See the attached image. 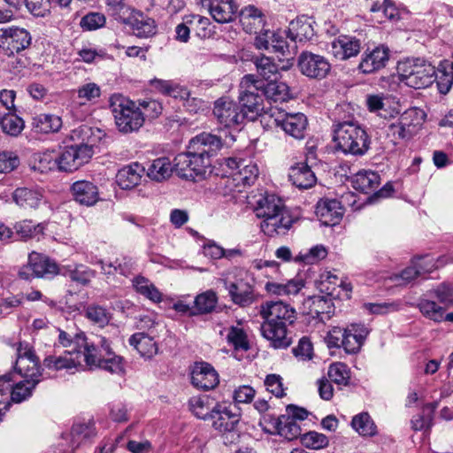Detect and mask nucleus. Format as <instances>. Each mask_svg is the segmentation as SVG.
Masks as SVG:
<instances>
[{"mask_svg":"<svg viewBox=\"0 0 453 453\" xmlns=\"http://www.w3.org/2000/svg\"><path fill=\"white\" fill-rule=\"evenodd\" d=\"M71 140L76 143L65 146L58 153V170L73 172L88 163L94 154L95 138L88 126H81L72 131Z\"/></svg>","mask_w":453,"mask_h":453,"instance_id":"4","label":"nucleus"},{"mask_svg":"<svg viewBox=\"0 0 453 453\" xmlns=\"http://www.w3.org/2000/svg\"><path fill=\"white\" fill-rule=\"evenodd\" d=\"M209 419L212 427L219 433L234 432L239 424L240 414L233 411L231 406L217 403L210 411Z\"/></svg>","mask_w":453,"mask_h":453,"instance_id":"19","label":"nucleus"},{"mask_svg":"<svg viewBox=\"0 0 453 453\" xmlns=\"http://www.w3.org/2000/svg\"><path fill=\"white\" fill-rule=\"evenodd\" d=\"M297 65L302 74L311 79L322 80L331 71V64L326 58L310 51L300 54Z\"/></svg>","mask_w":453,"mask_h":453,"instance_id":"15","label":"nucleus"},{"mask_svg":"<svg viewBox=\"0 0 453 453\" xmlns=\"http://www.w3.org/2000/svg\"><path fill=\"white\" fill-rule=\"evenodd\" d=\"M137 105H139V110L142 113V117L143 118V123L145 120L153 119L157 118L163 111L162 104L153 99H146V100H139Z\"/></svg>","mask_w":453,"mask_h":453,"instance_id":"59","label":"nucleus"},{"mask_svg":"<svg viewBox=\"0 0 453 453\" xmlns=\"http://www.w3.org/2000/svg\"><path fill=\"white\" fill-rule=\"evenodd\" d=\"M43 366L50 371L71 372L81 365L80 357L73 351H65L63 355H49L43 359Z\"/></svg>","mask_w":453,"mask_h":453,"instance_id":"26","label":"nucleus"},{"mask_svg":"<svg viewBox=\"0 0 453 453\" xmlns=\"http://www.w3.org/2000/svg\"><path fill=\"white\" fill-rule=\"evenodd\" d=\"M345 331L342 348L348 354L357 353L367 337L369 330L365 325L353 324L345 328Z\"/></svg>","mask_w":453,"mask_h":453,"instance_id":"28","label":"nucleus"},{"mask_svg":"<svg viewBox=\"0 0 453 453\" xmlns=\"http://www.w3.org/2000/svg\"><path fill=\"white\" fill-rule=\"evenodd\" d=\"M288 30H271L267 29L257 36L254 37L253 45L258 50H272L278 54L279 57L288 58L294 55L291 51L290 45L287 42Z\"/></svg>","mask_w":453,"mask_h":453,"instance_id":"11","label":"nucleus"},{"mask_svg":"<svg viewBox=\"0 0 453 453\" xmlns=\"http://www.w3.org/2000/svg\"><path fill=\"white\" fill-rule=\"evenodd\" d=\"M238 7L234 0H212L208 11L218 23H228L234 20Z\"/></svg>","mask_w":453,"mask_h":453,"instance_id":"31","label":"nucleus"},{"mask_svg":"<svg viewBox=\"0 0 453 453\" xmlns=\"http://www.w3.org/2000/svg\"><path fill=\"white\" fill-rule=\"evenodd\" d=\"M109 102L116 127L120 133L137 132L144 125L136 102L119 94L112 95Z\"/></svg>","mask_w":453,"mask_h":453,"instance_id":"6","label":"nucleus"},{"mask_svg":"<svg viewBox=\"0 0 453 453\" xmlns=\"http://www.w3.org/2000/svg\"><path fill=\"white\" fill-rule=\"evenodd\" d=\"M389 59V50L385 46L375 47L372 50H366L358 65L364 73H372L383 67Z\"/></svg>","mask_w":453,"mask_h":453,"instance_id":"23","label":"nucleus"},{"mask_svg":"<svg viewBox=\"0 0 453 453\" xmlns=\"http://www.w3.org/2000/svg\"><path fill=\"white\" fill-rule=\"evenodd\" d=\"M99 342L103 347L104 352V359L99 365L98 368L110 372L111 373H119L123 371V358L120 356L115 355L111 351V344L106 338H100Z\"/></svg>","mask_w":453,"mask_h":453,"instance_id":"36","label":"nucleus"},{"mask_svg":"<svg viewBox=\"0 0 453 453\" xmlns=\"http://www.w3.org/2000/svg\"><path fill=\"white\" fill-rule=\"evenodd\" d=\"M254 211L257 218L263 219L260 227L268 236L286 234L295 221L281 199L273 194L261 196Z\"/></svg>","mask_w":453,"mask_h":453,"instance_id":"3","label":"nucleus"},{"mask_svg":"<svg viewBox=\"0 0 453 453\" xmlns=\"http://www.w3.org/2000/svg\"><path fill=\"white\" fill-rule=\"evenodd\" d=\"M257 73L265 81H275L278 75V65L267 56L259 55L252 58Z\"/></svg>","mask_w":453,"mask_h":453,"instance_id":"46","label":"nucleus"},{"mask_svg":"<svg viewBox=\"0 0 453 453\" xmlns=\"http://www.w3.org/2000/svg\"><path fill=\"white\" fill-rule=\"evenodd\" d=\"M153 332L146 333L144 331L138 332L130 336L129 344L134 347L141 357L144 358H151L158 352V347L152 334Z\"/></svg>","mask_w":453,"mask_h":453,"instance_id":"29","label":"nucleus"},{"mask_svg":"<svg viewBox=\"0 0 453 453\" xmlns=\"http://www.w3.org/2000/svg\"><path fill=\"white\" fill-rule=\"evenodd\" d=\"M15 372L25 380L40 381L42 376L39 359L28 344L19 343L17 349V359L14 365Z\"/></svg>","mask_w":453,"mask_h":453,"instance_id":"14","label":"nucleus"},{"mask_svg":"<svg viewBox=\"0 0 453 453\" xmlns=\"http://www.w3.org/2000/svg\"><path fill=\"white\" fill-rule=\"evenodd\" d=\"M167 96L184 100L185 101L184 105L188 108V110L189 111H192V112H196V108H191V105L189 104L190 101L196 103V105L201 104V102L197 98L190 96V92L188 90L187 88L182 87L173 81L171 85V88H170Z\"/></svg>","mask_w":453,"mask_h":453,"instance_id":"61","label":"nucleus"},{"mask_svg":"<svg viewBox=\"0 0 453 453\" xmlns=\"http://www.w3.org/2000/svg\"><path fill=\"white\" fill-rule=\"evenodd\" d=\"M33 168L41 173L58 169V153L55 150H44L33 155Z\"/></svg>","mask_w":453,"mask_h":453,"instance_id":"43","label":"nucleus"},{"mask_svg":"<svg viewBox=\"0 0 453 453\" xmlns=\"http://www.w3.org/2000/svg\"><path fill=\"white\" fill-rule=\"evenodd\" d=\"M97 264L100 265L102 273L107 277L113 276L117 273L124 277H128L133 273L134 269L133 259L127 257L116 258L113 262L99 260Z\"/></svg>","mask_w":453,"mask_h":453,"instance_id":"35","label":"nucleus"},{"mask_svg":"<svg viewBox=\"0 0 453 453\" xmlns=\"http://www.w3.org/2000/svg\"><path fill=\"white\" fill-rule=\"evenodd\" d=\"M425 118L426 113L421 109L410 108L388 124V135L395 140L409 141L418 133Z\"/></svg>","mask_w":453,"mask_h":453,"instance_id":"9","label":"nucleus"},{"mask_svg":"<svg viewBox=\"0 0 453 453\" xmlns=\"http://www.w3.org/2000/svg\"><path fill=\"white\" fill-rule=\"evenodd\" d=\"M213 114L225 127L240 126L246 119V112L241 110L237 103L224 97L214 103Z\"/></svg>","mask_w":453,"mask_h":453,"instance_id":"16","label":"nucleus"},{"mask_svg":"<svg viewBox=\"0 0 453 453\" xmlns=\"http://www.w3.org/2000/svg\"><path fill=\"white\" fill-rule=\"evenodd\" d=\"M265 432L270 434H279L288 441L301 436V427L291 417L280 415L273 422V429L265 428Z\"/></svg>","mask_w":453,"mask_h":453,"instance_id":"30","label":"nucleus"},{"mask_svg":"<svg viewBox=\"0 0 453 453\" xmlns=\"http://www.w3.org/2000/svg\"><path fill=\"white\" fill-rule=\"evenodd\" d=\"M234 176V180L242 183V185L250 186L255 182L258 176V168L255 164L243 165L241 166L240 170L235 173H231Z\"/></svg>","mask_w":453,"mask_h":453,"instance_id":"58","label":"nucleus"},{"mask_svg":"<svg viewBox=\"0 0 453 453\" xmlns=\"http://www.w3.org/2000/svg\"><path fill=\"white\" fill-rule=\"evenodd\" d=\"M108 12L118 21L128 26L138 12L127 5L123 0H107Z\"/></svg>","mask_w":453,"mask_h":453,"instance_id":"44","label":"nucleus"},{"mask_svg":"<svg viewBox=\"0 0 453 453\" xmlns=\"http://www.w3.org/2000/svg\"><path fill=\"white\" fill-rule=\"evenodd\" d=\"M34 125L40 133H56L62 127V119L54 114L42 113L34 119Z\"/></svg>","mask_w":453,"mask_h":453,"instance_id":"49","label":"nucleus"},{"mask_svg":"<svg viewBox=\"0 0 453 453\" xmlns=\"http://www.w3.org/2000/svg\"><path fill=\"white\" fill-rule=\"evenodd\" d=\"M271 117L273 118L274 125L280 127L287 134L297 140L304 138L308 119L303 113L279 112L276 117L272 113Z\"/></svg>","mask_w":453,"mask_h":453,"instance_id":"17","label":"nucleus"},{"mask_svg":"<svg viewBox=\"0 0 453 453\" xmlns=\"http://www.w3.org/2000/svg\"><path fill=\"white\" fill-rule=\"evenodd\" d=\"M58 272L57 264L48 257L32 252L28 257V262L19 271V276L23 280L32 278H50Z\"/></svg>","mask_w":453,"mask_h":453,"instance_id":"13","label":"nucleus"},{"mask_svg":"<svg viewBox=\"0 0 453 453\" xmlns=\"http://www.w3.org/2000/svg\"><path fill=\"white\" fill-rule=\"evenodd\" d=\"M27 11L35 17H45L51 9L50 0H24Z\"/></svg>","mask_w":453,"mask_h":453,"instance_id":"64","label":"nucleus"},{"mask_svg":"<svg viewBox=\"0 0 453 453\" xmlns=\"http://www.w3.org/2000/svg\"><path fill=\"white\" fill-rule=\"evenodd\" d=\"M218 303L216 293L210 290L203 292L194 300L196 316L211 312Z\"/></svg>","mask_w":453,"mask_h":453,"instance_id":"52","label":"nucleus"},{"mask_svg":"<svg viewBox=\"0 0 453 453\" xmlns=\"http://www.w3.org/2000/svg\"><path fill=\"white\" fill-rule=\"evenodd\" d=\"M428 257L419 258L418 265L416 266H410L402 271L399 275H396L395 278L399 279L401 281L399 284H407L416 279L418 275L430 272V268H424L422 264H426Z\"/></svg>","mask_w":453,"mask_h":453,"instance_id":"60","label":"nucleus"},{"mask_svg":"<svg viewBox=\"0 0 453 453\" xmlns=\"http://www.w3.org/2000/svg\"><path fill=\"white\" fill-rule=\"evenodd\" d=\"M143 172L144 167L138 163L124 166L116 175L117 183L122 189H131L140 183Z\"/></svg>","mask_w":453,"mask_h":453,"instance_id":"33","label":"nucleus"},{"mask_svg":"<svg viewBox=\"0 0 453 453\" xmlns=\"http://www.w3.org/2000/svg\"><path fill=\"white\" fill-rule=\"evenodd\" d=\"M262 89L266 99L273 102H284L289 97L288 87L283 82L270 81L265 83L263 81Z\"/></svg>","mask_w":453,"mask_h":453,"instance_id":"48","label":"nucleus"},{"mask_svg":"<svg viewBox=\"0 0 453 453\" xmlns=\"http://www.w3.org/2000/svg\"><path fill=\"white\" fill-rule=\"evenodd\" d=\"M434 81L441 94L446 95L453 84V62L442 61L435 70Z\"/></svg>","mask_w":453,"mask_h":453,"instance_id":"40","label":"nucleus"},{"mask_svg":"<svg viewBox=\"0 0 453 453\" xmlns=\"http://www.w3.org/2000/svg\"><path fill=\"white\" fill-rule=\"evenodd\" d=\"M263 81L256 78L254 74H247L240 82L241 92L239 101L241 110L246 112V118L255 119L264 111V99L265 98L262 88Z\"/></svg>","mask_w":453,"mask_h":453,"instance_id":"8","label":"nucleus"},{"mask_svg":"<svg viewBox=\"0 0 453 453\" xmlns=\"http://www.w3.org/2000/svg\"><path fill=\"white\" fill-rule=\"evenodd\" d=\"M240 23L242 29L250 35H259L266 31L265 17L260 10L253 5H249L240 12Z\"/></svg>","mask_w":453,"mask_h":453,"instance_id":"22","label":"nucleus"},{"mask_svg":"<svg viewBox=\"0 0 453 453\" xmlns=\"http://www.w3.org/2000/svg\"><path fill=\"white\" fill-rule=\"evenodd\" d=\"M225 144L220 135L211 132L196 134L189 141L187 151L175 157L176 173L185 179L203 175L211 165V157L217 156Z\"/></svg>","mask_w":453,"mask_h":453,"instance_id":"1","label":"nucleus"},{"mask_svg":"<svg viewBox=\"0 0 453 453\" xmlns=\"http://www.w3.org/2000/svg\"><path fill=\"white\" fill-rule=\"evenodd\" d=\"M301 441L303 446L312 449H319L328 444V439L325 434L314 431L303 434Z\"/></svg>","mask_w":453,"mask_h":453,"instance_id":"63","label":"nucleus"},{"mask_svg":"<svg viewBox=\"0 0 453 453\" xmlns=\"http://www.w3.org/2000/svg\"><path fill=\"white\" fill-rule=\"evenodd\" d=\"M333 132L335 148L345 155L363 157L371 148V137L357 121H337Z\"/></svg>","mask_w":453,"mask_h":453,"instance_id":"5","label":"nucleus"},{"mask_svg":"<svg viewBox=\"0 0 453 453\" xmlns=\"http://www.w3.org/2000/svg\"><path fill=\"white\" fill-rule=\"evenodd\" d=\"M309 303L308 314L313 319L319 321H324L325 318L328 319L332 312L333 303L331 299L322 296H315L309 297L307 300Z\"/></svg>","mask_w":453,"mask_h":453,"instance_id":"38","label":"nucleus"},{"mask_svg":"<svg viewBox=\"0 0 453 453\" xmlns=\"http://www.w3.org/2000/svg\"><path fill=\"white\" fill-rule=\"evenodd\" d=\"M104 338L103 336H97L96 342H88L84 333H79L75 334V346L76 353L80 358L81 355L84 357V361L90 368H98L99 365L104 358V352L103 347L99 342V339Z\"/></svg>","mask_w":453,"mask_h":453,"instance_id":"18","label":"nucleus"},{"mask_svg":"<svg viewBox=\"0 0 453 453\" xmlns=\"http://www.w3.org/2000/svg\"><path fill=\"white\" fill-rule=\"evenodd\" d=\"M174 166L172 167L171 161L168 157H162L153 160L147 168V175L150 179L156 181H163L168 179Z\"/></svg>","mask_w":453,"mask_h":453,"instance_id":"41","label":"nucleus"},{"mask_svg":"<svg viewBox=\"0 0 453 453\" xmlns=\"http://www.w3.org/2000/svg\"><path fill=\"white\" fill-rule=\"evenodd\" d=\"M327 376L338 386H348L350 380V371L344 363L337 362L329 366Z\"/></svg>","mask_w":453,"mask_h":453,"instance_id":"54","label":"nucleus"},{"mask_svg":"<svg viewBox=\"0 0 453 453\" xmlns=\"http://www.w3.org/2000/svg\"><path fill=\"white\" fill-rule=\"evenodd\" d=\"M263 319L260 326L262 336L270 342L274 349H286L292 343L288 328L296 320V311L282 301H266L259 307Z\"/></svg>","mask_w":453,"mask_h":453,"instance_id":"2","label":"nucleus"},{"mask_svg":"<svg viewBox=\"0 0 453 453\" xmlns=\"http://www.w3.org/2000/svg\"><path fill=\"white\" fill-rule=\"evenodd\" d=\"M0 126L5 134L18 136L24 128V121L12 111L0 117Z\"/></svg>","mask_w":453,"mask_h":453,"instance_id":"53","label":"nucleus"},{"mask_svg":"<svg viewBox=\"0 0 453 453\" xmlns=\"http://www.w3.org/2000/svg\"><path fill=\"white\" fill-rule=\"evenodd\" d=\"M289 180L301 189L311 188L316 183V176L306 163H298L289 169Z\"/></svg>","mask_w":453,"mask_h":453,"instance_id":"32","label":"nucleus"},{"mask_svg":"<svg viewBox=\"0 0 453 453\" xmlns=\"http://www.w3.org/2000/svg\"><path fill=\"white\" fill-rule=\"evenodd\" d=\"M227 341L234 346V349L247 351L250 349L247 334L242 328L231 326L227 334Z\"/></svg>","mask_w":453,"mask_h":453,"instance_id":"62","label":"nucleus"},{"mask_svg":"<svg viewBox=\"0 0 453 453\" xmlns=\"http://www.w3.org/2000/svg\"><path fill=\"white\" fill-rule=\"evenodd\" d=\"M419 311L426 319H431L434 322L443 321V313L445 312V307L439 305L434 301L429 300L425 297H421L417 304Z\"/></svg>","mask_w":453,"mask_h":453,"instance_id":"50","label":"nucleus"},{"mask_svg":"<svg viewBox=\"0 0 453 453\" xmlns=\"http://www.w3.org/2000/svg\"><path fill=\"white\" fill-rule=\"evenodd\" d=\"M134 35L141 38H147L156 34L155 21L138 12L128 25Z\"/></svg>","mask_w":453,"mask_h":453,"instance_id":"39","label":"nucleus"},{"mask_svg":"<svg viewBox=\"0 0 453 453\" xmlns=\"http://www.w3.org/2000/svg\"><path fill=\"white\" fill-rule=\"evenodd\" d=\"M224 286L234 304L247 307L256 300L254 287L250 282L247 273H243L242 271L238 273L234 280H224Z\"/></svg>","mask_w":453,"mask_h":453,"instance_id":"12","label":"nucleus"},{"mask_svg":"<svg viewBox=\"0 0 453 453\" xmlns=\"http://www.w3.org/2000/svg\"><path fill=\"white\" fill-rule=\"evenodd\" d=\"M16 234L22 240L36 238L43 234L45 225L43 223L34 224L31 220H23L14 226Z\"/></svg>","mask_w":453,"mask_h":453,"instance_id":"51","label":"nucleus"},{"mask_svg":"<svg viewBox=\"0 0 453 453\" xmlns=\"http://www.w3.org/2000/svg\"><path fill=\"white\" fill-rule=\"evenodd\" d=\"M31 42L30 33L23 27H8L0 29V50L8 57L27 49Z\"/></svg>","mask_w":453,"mask_h":453,"instance_id":"10","label":"nucleus"},{"mask_svg":"<svg viewBox=\"0 0 453 453\" xmlns=\"http://www.w3.org/2000/svg\"><path fill=\"white\" fill-rule=\"evenodd\" d=\"M85 317L91 322L104 327L110 322L111 314L103 306L90 304L85 309Z\"/></svg>","mask_w":453,"mask_h":453,"instance_id":"57","label":"nucleus"},{"mask_svg":"<svg viewBox=\"0 0 453 453\" xmlns=\"http://www.w3.org/2000/svg\"><path fill=\"white\" fill-rule=\"evenodd\" d=\"M42 197V195L40 191L25 187L18 188L12 193L13 201L23 208H36Z\"/></svg>","mask_w":453,"mask_h":453,"instance_id":"42","label":"nucleus"},{"mask_svg":"<svg viewBox=\"0 0 453 453\" xmlns=\"http://www.w3.org/2000/svg\"><path fill=\"white\" fill-rule=\"evenodd\" d=\"M316 214L322 224L334 226L343 216V208L336 199L321 200L316 206Z\"/></svg>","mask_w":453,"mask_h":453,"instance_id":"25","label":"nucleus"},{"mask_svg":"<svg viewBox=\"0 0 453 453\" xmlns=\"http://www.w3.org/2000/svg\"><path fill=\"white\" fill-rule=\"evenodd\" d=\"M73 199L81 205L93 206L99 200V191L96 184L88 180H77L71 186Z\"/></svg>","mask_w":453,"mask_h":453,"instance_id":"24","label":"nucleus"},{"mask_svg":"<svg viewBox=\"0 0 453 453\" xmlns=\"http://www.w3.org/2000/svg\"><path fill=\"white\" fill-rule=\"evenodd\" d=\"M303 286V280H291L285 284L268 281L265 286V289L268 294L278 296H295L299 293Z\"/></svg>","mask_w":453,"mask_h":453,"instance_id":"45","label":"nucleus"},{"mask_svg":"<svg viewBox=\"0 0 453 453\" xmlns=\"http://www.w3.org/2000/svg\"><path fill=\"white\" fill-rule=\"evenodd\" d=\"M352 428L361 436H374L377 434V426L368 412H361L355 415L351 420Z\"/></svg>","mask_w":453,"mask_h":453,"instance_id":"47","label":"nucleus"},{"mask_svg":"<svg viewBox=\"0 0 453 453\" xmlns=\"http://www.w3.org/2000/svg\"><path fill=\"white\" fill-rule=\"evenodd\" d=\"M361 42L355 36L341 35L331 42V54L338 60H347L357 56Z\"/></svg>","mask_w":453,"mask_h":453,"instance_id":"20","label":"nucleus"},{"mask_svg":"<svg viewBox=\"0 0 453 453\" xmlns=\"http://www.w3.org/2000/svg\"><path fill=\"white\" fill-rule=\"evenodd\" d=\"M352 186L356 190L369 194L373 192L380 183L378 173L371 170H360L352 177Z\"/></svg>","mask_w":453,"mask_h":453,"instance_id":"34","label":"nucleus"},{"mask_svg":"<svg viewBox=\"0 0 453 453\" xmlns=\"http://www.w3.org/2000/svg\"><path fill=\"white\" fill-rule=\"evenodd\" d=\"M191 382L197 388L210 390L219 384V374L211 365L196 363L191 372Z\"/></svg>","mask_w":453,"mask_h":453,"instance_id":"21","label":"nucleus"},{"mask_svg":"<svg viewBox=\"0 0 453 453\" xmlns=\"http://www.w3.org/2000/svg\"><path fill=\"white\" fill-rule=\"evenodd\" d=\"M38 383L39 381H35L30 379H23L22 380L16 382L12 388V400L15 403H21L26 400L27 397L31 396L32 391Z\"/></svg>","mask_w":453,"mask_h":453,"instance_id":"55","label":"nucleus"},{"mask_svg":"<svg viewBox=\"0 0 453 453\" xmlns=\"http://www.w3.org/2000/svg\"><path fill=\"white\" fill-rule=\"evenodd\" d=\"M67 275L71 280L87 286L96 277V272L84 265H76L73 268L68 269Z\"/></svg>","mask_w":453,"mask_h":453,"instance_id":"56","label":"nucleus"},{"mask_svg":"<svg viewBox=\"0 0 453 453\" xmlns=\"http://www.w3.org/2000/svg\"><path fill=\"white\" fill-rule=\"evenodd\" d=\"M400 80L415 89L429 87L434 81L435 67L423 58H413L397 65Z\"/></svg>","mask_w":453,"mask_h":453,"instance_id":"7","label":"nucleus"},{"mask_svg":"<svg viewBox=\"0 0 453 453\" xmlns=\"http://www.w3.org/2000/svg\"><path fill=\"white\" fill-rule=\"evenodd\" d=\"M132 286L136 293L153 303H160L163 299L162 293L146 277L138 275L132 280Z\"/></svg>","mask_w":453,"mask_h":453,"instance_id":"37","label":"nucleus"},{"mask_svg":"<svg viewBox=\"0 0 453 453\" xmlns=\"http://www.w3.org/2000/svg\"><path fill=\"white\" fill-rule=\"evenodd\" d=\"M313 23L311 18L305 16L292 20L288 29V38L293 42H300L312 40L315 35Z\"/></svg>","mask_w":453,"mask_h":453,"instance_id":"27","label":"nucleus"}]
</instances>
